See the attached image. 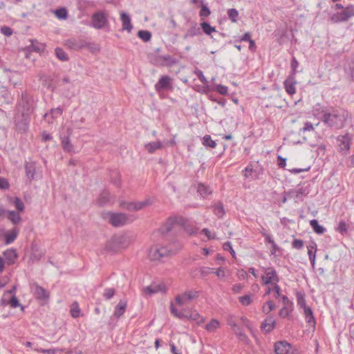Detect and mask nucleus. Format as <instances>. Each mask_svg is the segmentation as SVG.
Masks as SVG:
<instances>
[{"instance_id":"obj_1","label":"nucleus","mask_w":354,"mask_h":354,"mask_svg":"<svg viewBox=\"0 0 354 354\" xmlns=\"http://www.w3.org/2000/svg\"><path fill=\"white\" fill-rule=\"evenodd\" d=\"M314 111L317 115H320L321 120L325 125L335 130L342 129L351 119V114L341 107H328L317 104Z\"/></svg>"},{"instance_id":"obj_2","label":"nucleus","mask_w":354,"mask_h":354,"mask_svg":"<svg viewBox=\"0 0 354 354\" xmlns=\"http://www.w3.org/2000/svg\"><path fill=\"white\" fill-rule=\"evenodd\" d=\"M107 215L109 223L114 227H120L130 224L136 219L135 215L122 212H108Z\"/></svg>"},{"instance_id":"obj_3","label":"nucleus","mask_w":354,"mask_h":354,"mask_svg":"<svg viewBox=\"0 0 354 354\" xmlns=\"http://www.w3.org/2000/svg\"><path fill=\"white\" fill-rule=\"evenodd\" d=\"M18 106L21 112L22 118L24 120H26L34 110L31 96L26 92H23L18 100Z\"/></svg>"},{"instance_id":"obj_4","label":"nucleus","mask_w":354,"mask_h":354,"mask_svg":"<svg viewBox=\"0 0 354 354\" xmlns=\"http://www.w3.org/2000/svg\"><path fill=\"white\" fill-rule=\"evenodd\" d=\"M310 186L306 183H299L296 188L288 190V195L295 199V203L302 202L304 198L310 194Z\"/></svg>"},{"instance_id":"obj_5","label":"nucleus","mask_w":354,"mask_h":354,"mask_svg":"<svg viewBox=\"0 0 354 354\" xmlns=\"http://www.w3.org/2000/svg\"><path fill=\"white\" fill-rule=\"evenodd\" d=\"M353 17H354V5L349 4L342 11L332 14L330 19L333 24H339L346 22Z\"/></svg>"},{"instance_id":"obj_6","label":"nucleus","mask_w":354,"mask_h":354,"mask_svg":"<svg viewBox=\"0 0 354 354\" xmlns=\"http://www.w3.org/2000/svg\"><path fill=\"white\" fill-rule=\"evenodd\" d=\"M151 62L153 65L159 67H172L173 66L177 65L179 60L170 55H156L151 57Z\"/></svg>"},{"instance_id":"obj_7","label":"nucleus","mask_w":354,"mask_h":354,"mask_svg":"<svg viewBox=\"0 0 354 354\" xmlns=\"http://www.w3.org/2000/svg\"><path fill=\"white\" fill-rule=\"evenodd\" d=\"M90 26L96 30L104 29L109 24L107 15L104 11H97L91 15Z\"/></svg>"},{"instance_id":"obj_8","label":"nucleus","mask_w":354,"mask_h":354,"mask_svg":"<svg viewBox=\"0 0 354 354\" xmlns=\"http://www.w3.org/2000/svg\"><path fill=\"white\" fill-rule=\"evenodd\" d=\"M152 204V201L147 198L143 201L127 202L122 201L120 202V206L126 210L130 212H137Z\"/></svg>"},{"instance_id":"obj_9","label":"nucleus","mask_w":354,"mask_h":354,"mask_svg":"<svg viewBox=\"0 0 354 354\" xmlns=\"http://www.w3.org/2000/svg\"><path fill=\"white\" fill-rule=\"evenodd\" d=\"M264 275L261 276L263 285L276 284L279 282V277L272 266L264 268Z\"/></svg>"},{"instance_id":"obj_10","label":"nucleus","mask_w":354,"mask_h":354,"mask_svg":"<svg viewBox=\"0 0 354 354\" xmlns=\"http://www.w3.org/2000/svg\"><path fill=\"white\" fill-rule=\"evenodd\" d=\"M336 140L339 147V151L342 153L346 154L351 149L352 135L349 133L339 135L337 137Z\"/></svg>"},{"instance_id":"obj_11","label":"nucleus","mask_w":354,"mask_h":354,"mask_svg":"<svg viewBox=\"0 0 354 354\" xmlns=\"http://www.w3.org/2000/svg\"><path fill=\"white\" fill-rule=\"evenodd\" d=\"M171 251L167 247H154L149 250V256L152 261H161L171 254Z\"/></svg>"},{"instance_id":"obj_12","label":"nucleus","mask_w":354,"mask_h":354,"mask_svg":"<svg viewBox=\"0 0 354 354\" xmlns=\"http://www.w3.org/2000/svg\"><path fill=\"white\" fill-rule=\"evenodd\" d=\"M65 45L71 50H79L88 47L89 43L81 38H69L66 40Z\"/></svg>"},{"instance_id":"obj_13","label":"nucleus","mask_w":354,"mask_h":354,"mask_svg":"<svg viewBox=\"0 0 354 354\" xmlns=\"http://www.w3.org/2000/svg\"><path fill=\"white\" fill-rule=\"evenodd\" d=\"M171 78L168 75L160 76L158 82L155 84L154 88L157 92L167 91L172 88Z\"/></svg>"},{"instance_id":"obj_14","label":"nucleus","mask_w":354,"mask_h":354,"mask_svg":"<svg viewBox=\"0 0 354 354\" xmlns=\"http://www.w3.org/2000/svg\"><path fill=\"white\" fill-rule=\"evenodd\" d=\"M35 298L39 301H47L49 299V294L47 290L37 283L32 286Z\"/></svg>"},{"instance_id":"obj_15","label":"nucleus","mask_w":354,"mask_h":354,"mask_svg":"<svg viewBox=\"0 0 354 354\" xmlns=\"http://www.w3.org/2000/svg\"><path fill=\"white\" fill-rule=\"evenodd\" d=\"M30 44L26 47L25 50L27 52H36L39 53H44L46 50V44L38 41L36 39L30 40Z\"/></svg>"},{"instance_id":"obj_16","label":"nucleus","mask_w":354,"mask_h":354,"mask_svg":"<svg viewBox=\"0 0 354 354\" xmlns=\"http://www.w3.org/2000/svg\"><path fill=\"white\" fill-rule=\"evenodd\" d=\"M276 326V321L273 315L268 316L261 324V330L266 334L272 332Z\"/></svg>"},{"instance_id":"obj_17","label":"nucleus","mask_w":354,"mask_h":354,"mask_svg":"<svg viewBox=\"0 0 354 354\" xmlns=\"http://www.w3.org/2000/svg\"><path fill=\"white\" fill-rule=\"evenodd\" d=\"M296 84L295 76H293V75H289L283 82L284 88L286 93L290 95H292L296 93Z\"/></svg>"},{"instance_id":"obj_18","label":"nucleus","mask_w":354,"mask_h":354,"mask_svg":"<svg viewBox=\"0 0 354 354\" xmlns=\"http://www.w3.org/2000/svg\"><path fill=\"white\" fill-rule=\"evenodd\" d=\"M61 145L63 150L67 153H75L74 146L71 141V133L60 136Z\"/></svg>"},{"instance_id":"obj_19","label":"nucleus","mask_w":354,"mask_h":354,"mask_svg":"<svg viewBox=\"0 0 354 354\" xmlns=\"http://www.w3.org/2000/svg\"><path fill=\"white\" fill-rule=\"evenodd\" d=\"M3 256L5 259V263L8 266L13 265L18 258L17 250L14 248L5 250L3 252Z\"/></svg>"},{"instance_id":"obj_20","label":"nucleus","mask_w":354,"mask_h":354,"mask_svg":"<svg viewBox=\"0 0 354 354\" xmlns=\"http://www.w3.org/2000/svg\"><path fill=\"white\" fill-rule=\"evenodd\" d=\"M274 347L276 354H288L292 346L286 341H279L274 344Z\"/></svg>"},{"instance_id":"obj_21","label":"nucleus","mask_w":354,"mask_h":354,"mask_svg":"<svg viewBox=\"0 0 354 354\" xmlns=\"http://www.w3.org/2000/svg\"><path fill=\"white\" fill-rule=\"evenodd\" d=\"M62 113L63 109L60 106H58L55 109H51L49 112L46 113L44 115V118L46 120L48 123L51 124L53 120L62 115Z\"/></svg>"},{"instance_id":"obj_22","label":"nucleus","mask_w":354,"mask_h":354,"mask_svg":"<svg viewBox=\"0 0 354 354\" xmlns=\"http://www.w3.org/2000/svg\"><path fill=\"white\" fill-rule=\"evenodd\" d=\"M24 168L26 177L30 181L33 180L36 174V167L35 162L26 161L24 163Z\"/></svg>"},{"instance_id":"obj_23","label":"nucleus","mask_w":354,"mask_h":354,"mask_svg":"<svg viewBox=\"0 0 354 354\" xmlns=\"http://www.w3.org/2000/svg\"><path fill=\"white\" fill-rule=\"evenodd\" d=\"M175 224L174 216H169L165 223L159 228L161 234L165 235L171 232Z\"/></svg>"},{"instance_id":"obj_24","label":"nucleus","mask_w":354,"mask_h":354,"mask_svg":"<svg viewBox=\"0 0 354 354\" xmlns=\"http://www.w3.org/2000/svg\"><path fill=\"white\" fill-rule=\"evenodd\" d=\"M127 306V301L125 300H120L115 306L113 315L117 318H120L125 313Z\"/></svg>"},{"instance_id":"obj_25","label":"nucleus","mask_w":354,"mask_h":354,"mask_svg":"<svg viewBox=\"0 0 354 354\" xmlns=\"http://www.w3.org/2000/svg\"><path fill=\"white\" fill-rule=\"evenodd\" d=\"M19 230L17 227H13L4 234V243L6 245L11 244L15 241L19 234Z\"/></svg>"},{"instance_id":"obj_26","label":"nucleus","mask_w":354,"mask_h":354,"mask_svg":"<svg viewBox=\"0 0 354 354\" xmlns=\"http://www.w3.org/2000/svg\"><path fill=\"white\" fill-rule=\"evenodd\" d=\"M303 313L305 317L306 322L309 326H315L316 320L313 312L312 308L310 306L306 307L303 309Z\"/></svg>"},{"instance_id":"obj_27","label":"nucleus","mask_w":354,"mask_h":354,"mask_svg":"<svg viewBox=\"0 0 354 354\" xmlns=\"http://www.w3.org/2000/svg\"><path fill=\"white\" fill-rule=\"evenodd\" d=\"M120 19L122 21V30H127L130 32L133 29L131 18L128 14L122 12L120 15Z\"/></svg>"},{"instance_id":"obj_28","label":"nucleus","mask_w":354,"mask_h":354,"mask_svg":"<svg viewBox=\"0 0 354 354\" xmlns=\"http://www.w3.org/2000/svg\"><path fill=\"white\" fill-rule=\"evenodd\" d=\"M197 192L200 196L204 198L212 194V188L209 185L202 183L198 184Z\"/></svg>"},{"instance_id":"obj_29","label":"nucleus","mask_w":354,"mask_h":354,"mask_svg":"<svg viewBox=\"0 0 354 354\" xmlns=\"http://www.w3.org/2000/svg\"><path fill=\"white\" fill-rule=\"evenodd\" d=\"M187 317V320L194 321L198 325H201L205 322V318L196 310H189Z\"/></svg>"},{"instance_id":"obj_30","label":"nucleus","mask_w":354,"mask_h":354,"mask_svg":"<svg viewBox=\"0 0 354 354\" xmlns=\"http://www.w3.org/2000/svg\"><path fill=\"white\" fill-rule=\"evenodd\" d=\"M110 193L108 190L104 189L99 195L97 203L100 206H104L110 201Z\"/></svg>"},{"instance_id":"obj_31","label":"nucleus","mask_w":354,"mask_h":354,"mask_svg":"<svg viewBox=\"0 0 354 354\" xmlns=\"http://www.w3.org/2000/svg\"><path fill=\"white\" fill-rule=\"evenodd\" d=\"M310 225L317 234H323L326 232V229L323 225H321L317 219L310 221Z\"/></svg>"},{"instance_id":"obj_32","label":"nucleus","mask_w":354,"mask_h":354,"mask_svg":"<svg viewBox=\"0 0 354 354\" xmlns=\"http://www.w3.org/2000/svg\"><path fill=\"white\" fill-rule=\"evenodd\" d=\"M221 326L220 322L216 319H212L205 326L209 333H214Z\"/></svg>"},{"instance_id":"obj_33","label":"nucleus","mask_w":354,"mask_h":354,"mask_svg":"<svg viewBox=\"0 0 354 354\" xmlns=\"http://www.w3.org/2000/svg\"><path fill=\"white\" fill-rule=\"evenodd\" d=\"M214 214L219 218H221L225 214L223 204L218 202L212 205Z\"/></svg>"},{"instance_id":"obj_34","label":"nucleus","mask_w":354,"mask_h":354,"mask_svg":"<svg viewBox=\"0 0 354 354\" xmlns=\"http://www.w3.org/2000/svg\"><path fill=\"white\" fill-rule=\"evenodd\" d=\"M297 299V304L299 308L304 309L308 306L306 305L305 293L302 291H297L295 294Z\"/></svg>"},{"instance_id":"obj_35","label":"nucleus","mask_w":354,"mask_h":354,"mask_svg":"<svg viewBox=\"0 0 354 354\" xmlns=\"http://www.w3.org/2000/svg\"><path fill=\"white\" fill-rule=\"evenodd\" d=\"M6 214L7 218L15 225L18 224L21 220L20 214L14 210H8Z\"/></svg>"},{"instance_id":"obj_36","label":"nucleus","mask_w":354,"mask_h":354,"mask_svg":"<svg viewBox=\"0 0 354 354\" xmlns=\"http://www.w3.org/2000/svg\"><path fill=\"white\" fill-rule=\"evenodd\" d=\"M162 147V143L160 141L151 142L145 145V149L149 153H153Z\"/></svg>"},{"instance_id":"obj_37","label":"nucleus","mask_w":354,"mask_h":354,"mask_svg":"<svg viewBox=\"0 0 354 354\" xmlns=\"http://www.w3.org/2000/svg\"><path fill=\"white\" fill-rule=\"evenodd\" d=\"M198 297L199 291L194 290H187L183 293V297L185 301H192L196 298H198Z\"/></svg>"},{"instance_id":"obj_38","label":"nucleus","mask_w":354,"mask_h":354,"mask_svg":"<svg viewBox=\"0 0 354 354\" xmlns=\"http://www.w3.org/2000/svg\"><path fill=\"white\" fill-rule=\"evenodd\" d=\"M227 324L232 327V329L234 334L236 333L241 329H242L240 326H238L237 323L234 319V316L233 315H229L227 316Z\"/></svg>"},{"instance_id":"obj_39","label":"nucleus","mask_w":354,"mask_h":354,"mask_svg":"<svg viewBox=\"0 0 354 354\" xmlns=\"http://www.w3.org/2000/svg\"><path fill=\"white\" fill-rule=\"evenodd\" d=\"M201 28L205 34L210 35L212 32H216L215 27L212 26L207 21H203L201 24Z\"/></svg>"},{"instance_id":"obj_40","label":"nucleus","mask_w":354,"mask_h":354,"mask_svg":"<svg viewBox=\"0 0 354 354\" xmlns=\"http://www.w3.org/2000/svg\"><path fill=\"white\" fill-rule=\"evenodd\" d=\"M336 231L338 232L341 235L346 236L348 234V227L344 220H340L338 223Z\"/></svg>"},{"instance_id":"obj_41","label":"nucleus","mask_w":354,"mask_h":354,"mask_svg":"<svg viewBox=\"0 0 354 354\" xmlns=\"http://www.w3.org/2000/svg\"><path fill=\"white\" fill-rule=\"evenodd\" d=\"M56 57L62 62H66L69 59L68 54L60 47H57L55 50Z\"/></svg>"},{"instance_id":"obj_42","label":"nucleus","mask_w":354,"mask_h":354,"mask_svg":"<svg viewBox=\"0 0 354 354\" xmlns=\"http://www.w3.org/2000/svg\"><path fill=\"white\" fill-rule=\"evenodd\" d=\"M202 144L210 148H215L216 147V142L215 140H213L209 135H205L202 138Z\"/></svg>"},{"instance_id":"obj_43","label":"nucleus","mask_w":354,"mask_h":354,"mask_svg":"<svg viewBox=\"0 0 354 354\" xmlns=\"http://www.w3.org/2000/svg\"><path fill=\"white\" fill-rule=\"evenodd\" d=\"M8 303H9V305L13 308L20 307L21 310H24V306L20 304L19 300L16 295H12L8 301Z\"/></svg>"},{"instance_id":"obj_44","label":"nucleus","mask_w":354,"mask_h":354,"mask_svg":"<svg viewBox=\"0 0 354 354\" xmlns=\"http://www.w3.org/2000/svg\"><path fill=\"white\" fill-rule=\"evenodd\" d=\"M55 15L59 19H66L68 17V12L66 8H59L55 10Z\"/></svg>"},{"instance_id":"obj_45","label":"nucleus","mask_w":354,"mask_h":354,"mask_svg":"<svg viewBox=\"0 0 354 354\" xmlns=\"http://www.w3.org/2000/svg\"><path fill=\"white\" fill-rule=\"evenodd\" d=\"M201 33V28L195 24L189 28L187 33L185 35V38H187V37H193L200 35Z\"/></svg>"},{"instance_id":"obj_46","label":"nucleus","mask_w":354,"mask_h":354,"mask_svg":"<svg viewBox=\"0 0 354 354\" xmlns=\"http://www.w3.org/2000/svg\"><path fill=\"white\" fill-rule=\"evenodd\" d=\"M174 220H175V224L179 225L181 227H183L185 230L188 231L187 228V225L189 223V221L187 218L183 217V216H174Z\"/></svg>"},{"instance_id":"obj_47","label":"nucleus","mask_w":354,"mask_h":354,"mask_svg":"<svg viewBox=\"0 0 354 354\" xmlns=\"http://www.w3.org/2000/svg\"><path fill=\"white\" fill-rule=\"evenodd\" d=\"M276 308V306L274 303L271 301H267L265 304L262 307V311L263 313L268 315L271 312L272 310H274Z\"/></svg>"},{"instance_id":"obj_48","label":"nucleus","mask_w":354,"mask_h":354,"mask_svg":"<svg viewBox=\"0 0 354 354\" xmlns=\"http://www.w3.org/2000/svg\"><path fill=\"white\" fill-rule=\"evenodd\" d=\"M138 37L142 41L147 42L151 38V33L149 30H141L138 32Z\"/></svg>"},{"instance_id":"obj_49","label":"nucleus","mask_w":354,"mask_h":354,"mask_svg":"<svg viewBox=\"0 0 354 354\" xmlns=\"http://www.w3.org/2000/svg\"><path fill=\"white\" fill-rule=\"evenodd\" d=\"M201 3H202V6H201V9L199 12V16L202 18L207 17L208 16L210 15L211 10H210L209 8L206 4H203V0L201 1Z\"/></svg>"},{"instance_id":"obj_50","label":"nucleus","mask_w":354,"mask_h":354,"mask_svg":"<svg viewBox=\"0 0 354 354\" xmlns=\"http://www.w3.org/2000/svg\"><path fill=\"white\" fill-rule=\"evenodd\" d=\"M227 15L232 22L235 23L238 20L239 12L236 8H230L227 10Z\"/></svg>"},{"instance_id":"obj_51","label":"nucleus","mask_w":354,"mask_h":354,"mask_svg":"<svg viewBox=\"0 0 354 354\" xmlns=\"http://www.w3.org/2000/svg\"><path fill=\"white\" fill-rule=\"evenodd\" d=\"M292 310V308H290V306H283L279 312V315L281 318L288 317L291 311Z\"/></svg>"},{"instance_id":"obj_52","label":"nucleus","mask_w":354,"mask_h":354,"mask_svg":"<svg viewBox=\"0 0 354 354\" xmlns=\"http://www.w3.org/2000/svg\"><path fill=\"white\" fill-rule=\"evenodd\" d=\"M213 90L223 95H229L228 87L223 84H216L213 88Z\"/></svg>"},{"instance_id":"obj_53","label":"nucleus","mask_w":354,"mask_h":354,"mask_svg":"<svg viewBox=\"0 0 354 354\" xmlns=\"http://www.w3.org/2000/svg\"><path fill=\"white\" fill-rule=\"evenodd\" d=\"M239 301L244 306H250L252 301L250 295H245L242 297H239Z\"/></svg>"},{"instance_id":"obj_54","label":"nucleus","mask_w":354,"mask_h":354,"mask_svg":"<svg viewBox=\"0 0 354 354\" xmlns=\"http://www.w3.org/2000/svg\"><path fill=\"white\" fill-rule=\"evenodd\" d=\"M307 249L308 257L316 255L317 243L315 241H311L310 243L307 245Z\"/></svg>"},{"instance_id":"obj_55","label":"nucleus","mask_w":354,"mask_h":354,"mask_svg":"<svg viewBox=\"0 0 354 354\" xmlns=\"http://www.w3.org/2000/svg\"><path fill=\"white\" fill-rule=\"evenodd\" d=\"M115 290L114 288H108L104 289L103 296L106 300H109L111 298H113V297L115 295Z\"/></svg>"},{"instance_id":"obj_56","label":"nucleus","mask_w":354,"mask_h":354,"mask_svg":"<svg viewBox=\"0 0 354 354\" xmlns=\"http://www.w3.org/2000/svg\"><path fill=\"white\" fill-rule=\"evenodd\" d=\"M223 248L224 250L230 252L233 258H236V253L232 248V245L230 241H227L224 243V244L223 245Z\"/></svg>"},{"instance_id":"obj_57","label":"nucleus","mask_w":354,"mask_h":354,"mask_svg":"<svg viewBox=\"0 0 354 354\" xmlns=\"http://www.w3.org/2000/svg\"><path fill=\"white\" fill-rule=\"evenodd\" d=\"M264 171L263 167L262 165H257L256 168L253 169V178L254 179H259L260 176L263 175Z\"/></svg>"},{"instance_id":"obj_58","label":"nucleus","mask_w":354,"mask_h":354,"mask_svg":"<svg viewBox=\"0 0 354 354\" xmlns=\"http://www.w3.org/2000/svg\"><path fill=\"white\" fill-rule=\"evenodd\" d=\"M15 207L19 212H23L24 210V204L23 201L19 197H15L13 201Z\"/></svg>"},{"instance_id":"obj_59","label":"nucleus","mask_w":354,"mask_h":354,"mask_svg":"<svg viewBox=\"0 0 354 354\" xmlns=\"http://www.w3.org/2000/svg\"><path fill=\"white\" fill-rule=\"evenodd\" d=\"M115 176L111 177V182L117 187H120L121 186V176L120 174L116 171L115 173Z\"/></svg>"},{"instance_id":"obj_60","label":"nucleus","mask_w":354,"mask_h":354,"mask_svg":"<svg viewBox=\"0 0 354 354\" xmlns=\"http://www.w3.org/2000/svg\"><path fill=\"white\" fill-rule=\"evenodd\" d=\"M299 66V62L297 59L293 57L290 62V67H291V73L290 75H293V76H295V74L297 73V68Z\"/></svg>"},{"instance_id":"obj_61","label":"nucleus","mask_w":354,"mask_h":354,"mask_svg":"<svg viewBox=\"0 0 354 354\" xmlns=\"http://www.w3.org/2000/svg\"><path fill=\"white\" fill-rule=\"evenodd\" d=\"M80 310L78 307L77 303L74 302L73 304V307L71 309V316L74 318H77L80 316Z\"/></svg>"},{"instance_id":"obj_62","label":"nucleus","mask_w":354,"mask_h":354,"mask_svg":"<svg viewBox=\"0 0 354 354\" xmlns=\"http://www.w3.org/2000/svg\"><path fill=\"white\" fill-rule=\"evenodd\" d=\"M304 242L301 239H295L292 242V247L297 250H301L304 248Z\"/></svg>"},{"instance_id":"obj_63","label":"nucleus","mask_w":354,"mask_h":354,"mask_svg":"<svg viewBox=\"0 0 354 354\" xmlns=\"http://www.w3.org/2000/svg\"><path fill=\"white\" fill-rule=\"evenodd\" d=\"M215 269L209 267H201L200 268L201 275L203 278L206 277L209 274L212 273Z\"/></svg>"},{"instance_id":"obj_64","label":"nucleus","mask_w":354,"mask_h":354,"mask_svg":"<svg viewBox=\"0 0 354 354\" xmlns=\"http://www.w3.org/2000/svg\"><path fill=\"white\" fill-rule=\"evenodd\" d=\"M0 32L6 37H10L13 34V30L10 27L6 26H1Z\"/></svg>"}]
</instances>
